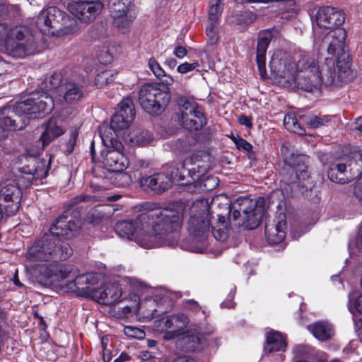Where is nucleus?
Segmentation results:
<instances>
[{
  "instance_id": "nucleus-1",
  "label": "nucleus",
  "mask_w": 362,
  "mask_h": 362,
  "mask_svg": "<svg viewBox=\"0 0 362 362\" xmlns=\"http://www.w3.org/2000/svg\"><path fill=\"white\" fill-rule=\"evenodd\" d=\"M182 220L181 213L176 209H153L140 214L134 219L117 223L115 229L121 238L149 249L174 245Z\"/></svg>"
},
{
  "instance_id": "nucleus-2",
  "label": "nucleus",
  "mask_w": 362,
  "mask_h": 362,
  "mask_svg": "<svg viewBox=\"0 0 362 362\" xmlns=\"http://www.w3.org/2000/svg\"><path fill=\"white\" fill-rule=\"evenodd\" d=\"M336 59L327 57L323 63L318 62L313 53L302 52L291 57L281 50L276 51L272 57L269 66L271 71L288 83L294 82L305 91L313 92L322 85H332L336 78Z\"/></svg>"
},
{
  "instance_id": "nucleus-3",
  "label": "nucleus",
  "mask_w": 362,
  "mask_h": 362,
  "mask_svg": "<svg viewBox=\"0 0 362 362\" xmlns=\"http://www.w3.org/2000/svg\"><path fill=\"white\" fill-rule=\"evenodd\" d=\"M35 271L42 281L90 298L98 282L96 274L77 275L78 270L71 264H42L37 266Z\"/></svg>"
},
{
  "instance_id": "nucleus-4",
  "label": "nucleus",
  "mask_w": 362,
  "mask_h": 362,
  "mask_svg": "<svg viewBox=\"0 0 362 362\" xmlns=\"http://www.w3.org/2000/svg\"><path fill=\"white\" fill-rule=\"evenodd\" d=\"M202 175L203 170H197L195 167L187 168L183 163L177 165L169 164L164 166L160 173L141 177L140 184L144 189H151L157 193L165 191L172 183L186 186L188 191L193 192Z\"/></svg>"
},
{
  "instance_id": "nucleus-5",
  "label": "nucleus",
  "mask_w": 362,
  "mask_h": 362,
  "mask_svg": "<svg viewBox=\"0 0 362 362\" xmlns=\"http://www.w3.org/2000/svg\"><path fill=\"white\" fill-rule=\"evenodd\" d=\"M53 107L52 98L44 92L37 98H29L0 108V121L4 122L8 119L11 122L8 127L12 131L21 129L26 126L28 118L43 117L50 112Z\"/></svg>"
},
{
  "instance_id": "nucleus-6",
  "label": "nucleus",
  "mask_w": 362,
  "mask_h": 362,
  "mask_svg": "<svg viewBox=\"0 0 362 362\" xmlns=\"http://www.w3.org/2000/svg\"><path fill=\"white\" fill-rule=\"evenodd\" d=\"M71 255L72 248L68 243L45 235L30 247L26 258L30 262H57L68 259Z\"/></svg>"
},
{
  "instance_id": "nucleus-7",
  "label": "nucleus",
  "mask_w": 362,
  "mask_h": 362,
  "mask_svg": "<svg viewBox=\"0 0 362 362\" xmlns=\"http://www.w3.org/2000/svg\"><path fill=\"white\" fill-rule=\"evenodd\" d=\"M211 214L207 201L202 199L194 202L190 209L187 230L194 244L197 252L202 253L206 247V240L211 226Z\"/></svg>"
},
{
  "instance_id": "nucleus-8",
  "label": "nucleus",
  "mask_w": 362,
  "mask_h": 362,
  "mask_svg": "<svg viewBox=\"0 0 362 362\" xmlns=\"http://www.w3.org/2000/svg\"><path fill=\"white\" fill-rule=\"evenodd\" d=\"M281 153L284 156V163L291 170L294 178L287 179L284 177L285 182L296 185L302 194L310 191L315 186V181L307 170L304 165V156L291 152L286 146H283Z\"/></svg>"
},
{
  "instance_id": "nucleus-9",
  "label": "nucleus",
  "mask_w": 362,
  "mask_h": 362,
  "mask_svg": "<svg viewBox=\"0 0 362 362\" xmlns=\"http://www.w3.org/2000/svg\"><path fill=\"white\" fill-rule=\"evenodd\" d=\"M108 134L110 129L106 128L100 137L105 147L100 153V161L107 170H124L128 166V160L123 153V144Z\"/></svg>"
},
{
  "instance_id": "nucleus-10",
  "label": "nucleus",
  "mask_w": 362,
  "mask_h": 362,
  "mask_svg": "<svg viewBox=\"0 0 362 362\" xmlns=\"http://www.w3.org/2000/svg\"><path fill=\"white\" fill-rule=\"evenodd\" d=\"M170 100L169 91L161 90L156 84L146 83L139 90L140 105L146 112L152 115L161 114Z\"/></svg>"
},
{
  "instance_id": "nucleus-11",
  "label": "nucleus",
  "mask_w": 362,
  "mask_h": 362,
  "mask_svg": "<svg viewBox=\"0 0 362 362\" xmlns=\"http://www.w3.org/2000/svg\"><path fill=\"white\" fill-rule=\"evenodd\" d=\"M346 32L344 28H337L328 33L322 40L320 48L332 55H337V66L339 71L345 73L350 68L349 55L344 52V41Z\"/></svg>"
},
{
  "instance_id": "nucleus-12",
  "label": "nucleus",
  "mask_w": 362,
  "mask_h": 362,
  "mask_svg": "<svg viewBox=\"0 0 362 362\" xmlns=\"http://www.w3.org/2000/svg\"><path fill=\"white\" fill-rule=\"evenodd\" d=\"M5 47L7 52L14 57L22 58L34 53L35 43L33 35L23 27L15 28L11 30Z\"/></svg>"
},
{
  "instance_id": "nucleus-13",
  "label": "nucleus",
  "mask_w": 362,
  "mask_h": 362,
  "mask_svg": "<svg viewBox=\"0 0 362 362\" xmlns=\"http://www.w3.org/2000/svg\"><path fill=\"white\" fill-rule=\"evenodd\" d=\"M93 175L90 186L95 190H106L111 185L124 187L132 182L130 175L124 170H107L102 167H95L93 170Z\"/></svg>"
},
{
  "instance_id": "nucleus-14",
  "label": "nucleus",
  "mask_w": 362,
  "mask_h": 362,
  "mask_svg": "<svg viewBox=\"0 0 362 362\" xmlns=\"http://www.w3.org/2000/svg\"><path fill=\"white\" fill-rule=\"evenodd\" d=\"M213 332L211 326L207 325L204 328L199 325L192 324L189 329L184 331V334L178 337L176 345L185 351L202 350L207 344L206 336L211 334Z\"/></svg>"
},
{
  "instance_id": "nucleus-15",
  "label": "nucleus",
  "mask_w": 362,
  "mask_h": 362,
  "mask_svg": "<svg viewBox=\"0 0 362 362\" xmlns=\"http://www.w3.org/2000/svg\"><path fill=\"white\" fill-rule=\"evenodd\" d=\"M135 111L134 103L129 98H124L119 104L118 111L112 116L110 126L103 124L100 127V136H103V133L106 128L110 129V135L113 138H117V132L129 127L134 120Z\"/></svg>"
},
{
  "instance_id": "nucleus-16",
  "label": "nucleus",
  "mask_w": 362,
  "mask_h": 362,
  "mask_svg": "<svg viewBox=\"0 0 362 362\" xmlns=\"http://www.w3.org/2000/svg\"><path fill=\"white\" fill-rule=\"evenodd\" d=\"M181 125L190 131H198L206 124L202 107L195 102L182 98L179 103Z\"/></svg>"
},
{
  "instance_id": "nucleus-17",
  "label": "nucleus",
  "mask_w": 362,
  "mask_h": 362,
  "mask_svg": "<svg viewBox=\"0 0 362 362\" xmlns=\"http://www.w3.org/2000/svg\"><path fill=\"white\" fill-rule=\"evenodd\" d=\"M189 320L183 313H178L163 317L153 322L154 329L164 333L165 340H171L180 337L182 334Z\"/></svg>"
},
{
  "instance_id": "nucleus-18",
  "label": "nucleus",
  "mask_w": 362,
  "mask_h": 362,
  "mask_svg": "<svg viewBox=\"0 0 362 362\" xmlns=\"http://www.w3.org/2000/svg\"><path fill=\"white\" fill-rule=\"evenodd\" d=\"M69 12L81 22L90 23L101 13L103 4L100 1H72L67 6Z\"/></svg>"
},
{
  "instance_id": "nucleus-19",
  "label": "nucleus",
  "mask_w": 362,
  "mask_h": 362,
  "mask_svg": "<svg viewBox=\"0 0 362 362\" xmlns=\"http://www.w3.org/2000/svg\"><path fill=\"white\" fill-rule=\"evenodd\" d=\"M132 0H116L110 6V12L113 24L119 28L130 26L136 18L132 9Z\"/></svg>"
},
{
  "instance_id": "nucleus-20",
  "label": "nucleus",
  "mask_w": 362,
  "mask_h": 362,
  "mask_svg": "<svg viewBox=\"0 0 362 362\" xmlns=\"http://www.w3.org/2000/svg\"><path fill=\"white\" fill-rule=\"evenodd\" d=\"M79 228L80 221L65 211L52 225L49 230L53 235L70 239L76 235Z\"/></svg>"
},
{
  "instance_id": "nucleus-21",
  "label": "nucleus",
  "mask_w": 362,
  "mask_h": 362,
  "mask_svg": "<svg viewBox=\"0 0 362 362\" xmlns=\"http://www.w3.org/2000/svg\"><path fill=\"white\" fill-rule=\"evenodd\" d=\"M317 25L325 29H334L341 25L345 21L344 13L332 6H323L315 14Z\"/></svg>"
},
{
  "instance_id": "nucleus-22",
  "label": "nucleus",
  "mask_w": 362,
  "mask_h": 362,
  "mask_svg": "<svg viewBox=\"0 0 362 362\" xmlns=\"http://www.w3.org/2000/svg\"><path fill=\"white\" fill-rule=\"evenodd\" d=\"M64 101L69 105H75L82 100L84 96L83 82L76 75L64 79L62 84Z\"/></svg>"
},
{
  "instance_id": "nucleus-23",
  "label": "nucleus",
  "mask_w": 362,
  "mask_h": 362,
  "mask_svg": "<svg viewBox=\"0 0 362 362\" xmlns=\"http://www.w3.org/2000/svg\"><path fill=\"white\" fill-rule=\"evenodd\" d=\"M21 191L18 186L8 183L0 189V202L4 204V208L8 216L13 215L20 207Z\"/></svg>"
},
{
  "instance_id": "nucleus-24",
  "label": "nucleus",
  "mask_w": 362,
  "mask_h": 362,
  "mask_svg": "<svg viewBox=\"0 0 362 362\" xmlns=\"http://www.w3.org/2000/svg\"><path fill=\"white\" fill-rule=\"evenodd\" d=\"M238 203L243 205V221H239L237 225L245 226L246 228L252 230L256 228L260 223L262 214L257 211L252 199L247 197L238 198Z\"/></svg>"
},
{
  "instance_id": "nucleus-25",
  "label": "nucleus",
  "mask_w": 362,
  "mask_h": 362,
  "mask_svg": "<svg viewBox=\"0 0 362 362\" xmlns=\"http://www.w3.org/2000/svg\"><path fill=\"white\" fill-rule=\"evenodd\" d=\"M122 294V288L118 283H108L96 288L92 299L105 305H112L118 302Z\"/></svg>"
},
{
  "instance_id": "nucleus-26",
  "label": "nucleus",
  "mask_w": 362,
  "mask_h": 362,
  "mask_svg": "<svg viewBox=\"0 0 362 362\" xmlns=\"http://www.w3.org/2000/svg\"><path fill=\"white\" fill-rule=\"evenodd\" d=\"M286 234V217L284 213H280L272 223L265 226V235L267 241L272 244L282 242Z\"/></svg>"
},
{
  "instance_id": "nucleus-27",
  "label": "nucleus",
  "mask_w": 362,
  "mask_h": 362,
  "mask_svg": "<svg viewBox=\"0 0 362 362\" xmlns=\"http://www.w3.org/2000/svg\"><path fill=\"white\" fill-rule=\"evenodd\" d=\"M272 37V35L269 31H262L259 33L258 36L256 58L262 76H263V74L265 73L266 52Z\"/></svg>"
},
{
  "instance_id": "nucleus-28",
  "label": "nucleus",
  "mask_w": 362,
  "mask_h": 362,
  "mask_svg": "<svg viewBox=\"0 0 362 362\" xmlns=\"http://www.w3.org/2000/svg\"><path fill=\"white\" fill-rule=\"evenodd\" d=\"M329 179L336 183L344 184L349 182L346 163L344 158L332 163L327 171Z\"/></svg>"
},
{
  "instance_id": "nucleus-29",
  "label": "nucleus",
  "mask_w": 362,
  "mask_h": 362,
  "mask_svg": "<svg viewBox=\"0 0 362 362\" xmlns=\"http://www.w3.org/2000/svg\"><path fill=\"white\" fill-rule=\"evenodd\" d=\"M285 337L277 331L269 332L266 335V343L264 346L266 353L284 351L286 348Z\"/></svg>"
},
{
  "instance_id": "nucleus-30",
  "label": "nucleus",
  "mask_w": 362,
  "mask_h": 362,
  "mask_svg": "<svg viewBox=\"0 0 362 362\" xmlns=\"http://www.w3.org/2000/svg\"><path fill=\"white\" fill-rule=\"evenodd\" d=\"M309 330L318 340L324 341L331 339L334 331L332 325L327 321H319L308 326Z\"/></svg>"
},
{
  "instance_id": "nucleus-31",
  "label": "nucleus",
  "mask_w": 362,
  "mask_h": 362,
  "mask_svg": "<svg viewBox=\"0 0 362 362\" xmlns=\"http://www.w3.org/2000/svg\"><path fill=\"white\" fill-rule=\"evenodd\" d=\"M63 133V129L57 125L55 119H49L45 124V131L40 137L42 148L48 145L52 139L62 135Z\"/></svg>"
},
{
  "instance_id": "nucleus-32",
  "label": "nucleus",
  "mask_w": 362,
  "mask_h": 362,
  "mask_svg": "<svg viewBox=\"0 0 362 362\" xmlns=\"http://www.w3.org/2000/svg\"><path fill=\"white\" fill-rule=\"evenodd\" d=\"M27 167L35 178L42 179L48 175V171L50 168V159L47 161L44 159L32 158L30 163Z\"/></svg>"
},
{
  "instance_id": "nucleus-33",
  "label": "nucleus",
  "mask_w": 362,
  "mask_h": 362,
  "mask_svg": "<svg viewBox=\"0 0 362 362\" xmlns=\"http://www.w3.org/2000/svg\"><path fill=\"white\" fill-rule=\"evenodd\" d=\"M132 291L133 293L132 298H134V305H126L122 308V317H127L130 314L133 309L138 308V301L139 300V295L143 291L144 286L142 284L137 281H131L129 282Z\"/></svg>"
},
{
  "instance_id": "nucleus-34",
  "label": "nucleus",
  "mask_w": 362,
  "mask_h": 362,
  "mask_svg": "<svg viewBox=\"0 0 362 362\" xmlns=\"http://www.w3.org/2000/svg\"><path fill=\"white\" fill-rule=\"evenodd\" d=\"M344 163H346V168H349L347 170L349 182L358 177L361 178L362 164L358 160H356L352 156L351 157L344 158Z\"/></svg>"
},
{
  "instance_id": "nucleus-35",
  "label": "nucleus",
  "mask_w": 362,
  "mask_h": 362,
  "mask_svg": "<svg viewBox=\"0 0 362 362\" xmlns=\"http://www.w3.org/2000/svg\"><path fill=\"white\" fill-rule=\"evenodd\" d=\"M62 81V73L60 71H54L46 75L42 83L41 88L46 91L52 90L59 86Z\"/></svg>"
},
{
  "instance_id": "nucleus-36",
  "label": "nucleus",
  "mask_w": 362,
  "mask_h": 362,
  "mask_svg": "<svg viewBox=\"0 0 362 362\" xmlns=\"http://www.w3.org/2000/svg\"><path fill=\"white\" fill-rule=\"evenodd\" d=\"M49 19L52 28H57L60 24L69 18L66 14L55 6H49L47 8Z\"/></svg>"
},
{
  "instance_id": "nucleus-37",
  "label": "nucleus",
  "mask_w": 362,
  "mask_h": 362,
  "mask_svg": "<svg viewBox=\"0 0 362 362\" xmlns=\"http://www.w3.org/2000/svg\"><path fill=\"white\" fill-rule=\"evenodd\" d=\"M284 125L289 132H293L299 134H303L305 132V129L298 122L296 117L291 114H288L285 116Z\"/></svg>"
},
{
  "instance_id": "nucleus-38",
  "label": "nucleus",
  "mask_w": 362,
  "mask_h": 362,
  "mask_svg": "<svg viewBox=\"0 0 362 362\" xmlns=\"http://www.w3.org/2000/svg\"><path fill=\"white\" fill-rule=\"evenodd\" d=\"M36 25L42 33H49L52 25L47 8L42 10L37 16Z\"/></svg>"
},
{
  "instance_id": "nucleus-39",
  "label": "nucleus",
  "mask_w": 362,
  "mask_h": 362,
  "mask_svg": "<svg viewBox=\"0 0 362 362\" xmlns=\"http://www.w3.org/2000/svg\"><path fill=\"white\" fill-rule=\"evenodd\" d=\"M222 0H211L209 8V20L210 22L218 23L222 13Z\"/></svg>"
},
{
  "instance_id": "nucleus-40",
  "label": "nucleus",
  "mask_w": 362,
  "mask_h": 362,
  "mask_svg": "<svg viewBox=\"0 0 362 362\" xmlns=\"http://www.w3.org/2000/svg\"><path fill=\"white\" fill-rule=\"evenodd\" d=\"M22 175H21L17 178V184L16 185L22 187H28L31 185L34 178L35 177L31 173L30 170H28V168L27 166L23 167L21 170Z\"/></svg>"
},
{
  "instance_id": "nucleus-41",
  "label": "nucleus",
  "mask_w": 362,
  "mask_h": 362,
  "mask_svg": "<svg viewBox=\"0 0 362 362\" xmlns=\"http://www.w3.org/2000/svg\"><path fill=\"white\" fill-rule=\"evenodd\" d=\"M115 74L111 71H104L97 74L95 78V85L101 88L115 80Z\"/></svg>"
},
{
  "instance_id": "nucleus-42",
  "label": "nucleus",
  "mask_w": 362,
  "mask_h": 362,
  "mask_svg": "<svg viewBox=\"0 0 362 362\" xmlns=\"http://www.w3.org/2000/svg\"><path fill=\"white\" fill-rule=\"evenodd\" d=\"M330 121L328 115H312L307 118L305 122L309 127L316 129L320 127Z\"/></svg>"
},
{
  "instance_id": "nucleus-43",
  "label": "nucleus",
  "mask_w": 362,
  "mask_h": 362,
  "mask_svg": "<svg viewBox=\"0 0 362 362\" xmlns=\"http://www.w3.org/2000/svg\"><path fill=\"white\" fill-rule=\"evenodd\" d=\"M206 35L208 37V43L215 45L219 39L218 23L210 22L206 28Z\"/></svg>"
},
{
  "instance_id": "nucleus-44",
  "label": "nucleus",
  "mask_w": 362,
  "mask_h": 362,
  "mask_svg": "<svg viewBox=\"0 0 362 362\" xmlns=\"http://www.w3.org/2000/svg\"><path fill=\"white\" fill-rule=\"evenodd\" d=\"M151 136L148 131L140 130L131 138V142L134 145L146 146L150 142Z\"/></svg>"
},
{
  "instance_id": "nucleus-45",
  "label": "nucleus",
  "mask_w": 362,
  "mask_h": 362,
  "mask_svg": "<svg viewBox=\"0 0 362 362\" xmlns=\"http://www.w3.org/2000/svg\"><path fill=\"white\" fill-rule=\"evenodd\" d=\"M196 144V140L192 136H186L180 139L176 144L177 148L181 152H188Z\"/></svg>"
},
{
  "instance_id": "nucleus-46",
  "label": "nucleus",
  "mask_w": 362,
  "mask_h": 362,
  "mask_svg": "<svg viewBox=\"0 0 362 362\" xmlns=\"http://www.w3.org/2000/svg\"><path fill=\"white\" fill-rule=\"evenodd\" d=\"M256 18L255 15L250 11H244L236 16L237 23L241 25H249Z\"/></svg>"
},
{
  "instance_id": "nucleus-47",
  "label": "nucleus",
  "mask_w": 362,
  "mask_h": 362,
  "mask_svg": "<svg viewBox=\"0 0 362 362\" xmlns=\"http://www.w3.org/2000/svg\"><path fill=\"white\" fill-rule=\"evenodd\" d=\"M218 221L221 223L222 228H216V227L212 226V233L214 237L218 240H223L226 238V233L224 230L225 228V217L221 216L219 217Z\"/></svg>"
},
{
  "instance_id": "nucleus-48",
  "label": "nucleus",
  "mask_w": 362,
  "mask_h": 362,
  "mask_svg": "<svg viewBox=\"0 0 362 362\" xmlns=\"http://www.w3.org/2000/svg\"><path fill=\"white\" fill-rule=\"evenodd\" d=\"M148 66L157 78H160L162 76H164V70L154 58L151 57L149 59Z\"/></svg>"
},
{
  "instance_id": "nucleus-49",
  "label": "nucleus",
  "mask_w": 362,
  "mask_h": 362,
  "mask_svg": "<svg viewBox=\"0 0 362 362\" xmlns=\"http://www.w3.org/2000/svg\"><path fill=\"white\" fill-rule=\"evenodd\" d=\"M78 135V132L76 129H72L70 132V138L66 142V152L68 153H71L74 148V146L76 143V139Z\"/></svg>"
},
{
  "instance_id": "nucleus-50",
  "label": "nucleus",
  "mask_w": 362,
  "mask_h": 362,
  "mask_svg": "<svg viewBox=\"0 0 362 362\" xmlns=\"http://www.w3.org/2000/svg\"><path fill=\"white\" fill-rule=\"evenodd\" d=\"M241 208H244L243 205H240L238 203V199L235 201V202L233 205V211L232 212V215L230 216L234 221H238L240 219V221H243V211L240 209Z\"/></svg>"
},
{
  "instance_id": "nucleus-51",
  "label": "nucleus",
  "mask_w": 362,
  "mask_h": 362,
  "mask_svg": "<svg viewBox=\"0 0 362 362\" xmlns=\"http://www.w3.org/2000/svg\"><path fill=\"white\" fill-rule=\"evenodd\" d=\"M199 66V64L197 62H193V63H188L185 62L177 66V71L180 74H186L187 72H189L197 67Z\"/></svg>"
},
{
  "instance_id": "nucleus-52",
  "label": "nucleus",
  "mask_w": 362,
  "mask_h": 362,
  "mask_svg": "<svg viewBox=\"0 0 362 362\" xmlns=\"http://www.w3.org/2000/svg\"><path fill=\"white\" fill-rule=\"evenodd\" d=\"M293 353L298 358H305L308 354V348L305 346L298 345L294 347Z\"/></svg>"
},
{
  "instance_id": "nucleus-53",
  "label": "nucleus",
  "mask_w": 362,
  "mask_h": 362,
  "mask_svg": "<svg viewBox=\"0 0 362 362\" xmlns=\"http://www.w3.org/2000/svg\"><path fill=\"white\" fill-rule=\"evenodd\" d=\"M236 146L238 149H242L245 151L250 152L252 149V146L245 139L240 138L235 141Z\"/></svg>"
},
{
  "instance_id": "nucleus-54",
  "label": "nucleus",
  "mask_w": 362,
  "mask_h": 362,
  "mask_svg": "<svg viewBox=\"0 0 362 362\" xmlns=\"http://www.w3.org/2000/svg\"><path fill=\"white\" fill-rule=\"evenodd\" d=\"M185 307L191 310L197 312L201 310L202 308L199 303L194 300H189L185 302Z\"/></svg>"
},
{
  "instance_id": "nucleus-55",
  "label": "nucleus",
  "mask_w": 362,
  "mask_h": 362,
  "mask_svg": "<svg viewBox=\"0 0 362 362\" xmlns=\"http://www.w3.org/2000/svg\"><path fill=\"white\" fill-rule=\"evenodd\" d=\"M251 117H247L245 115H241L238 117V122L241 125H244L247 128H251L252 127V123L251 122Z\"/></svg>"
},
{
  "instance_id": "nucleus-56",
  "label": "nucleus",
  "mask_w": 362,
  "mask_h": 362,
  "mask_svg": "<svg viewBox=\"0 0 362 362\" xmlns=\"http://www.w3.org/2000/svg\"><path fill=\"white\" fill-rule=\"evenodd\" d=\"M187 54V51L186 48L180 45L177 46L173 51V54L180 59L183 58Z\"/></svg>"
},
{
  "instance_id": "nucleus-57",
  "label": "nucleus",
  "mask_w": 362,
  "mask_h": 362,
  "mask_svg": "<svg viewBox=\"0 0 362 362\" xmlns=\"http://www.w3.org/2000/svg\"><path fill=\"white\" fill-rule=\"evenodd\" d=\"M124 333L128 335L129 337H136V334L137 333H139L141 334H144V332L141 331V329H136V328H134V327H126L124 328Z\"/></svg>"
},
{
  "instance_id": "nucleus-58",
  "label": "nucleus",
  "mask_w": 362,
  "mask_h": 362,
  "mask_svg": "<svg viewBox=\"0 0 362 362\" xmlns=\"http://www.w3.org/2000/svg\"><path fill=\"white\" fill-rule=\"evenodd\" d=\"M356 246L359 249H362V225L361 226L356 236Z\"/></svg>"
},
{
  "instance_id": "nucleus-59",
  "label": "nucleus",
  "mask_w": 362,
  "mask_h": 362,
  "mask_svg": "<svg viewBox=\"0 0 362 362\" xmlns=\"http://www.w3.org/2000/svg\"><path fill=\"white\" fill-rule=\"evenodd\" d=\"M173 362H196L194 358L182 356H178L177 357Z\"/></svg>"
},
{
  "instance_id": "nucleus-60",
  "label": "nucleus",
  "mask_w": 362,
  "mask_h": 362,
  "mask_svg": "<svg viewBox=\"0 0 362 362\" xmlns=\"http://www.w3.org/2000/svg\"><path fill=\"white\" fill-rule=\"evenodd\" d=\"M153 356L151 352L148 351H142L139 354V358L143 361H147L152 358Z\"/></svg>"
},
{
  "instance_id": "nucleus-61",
  "label": "nucleus",
  "mask_w": 362,
  "mask_h": 362,
  "mask_svg": "<svg viewBox=\"0 0 362 362\" xmlns=\"http://www.w3.org/2000/svg\"><path fill=\"white\" fill-rule=\"evenodd\" d=\"M206 182H211V185L210 186V187H206L207 190H209L210 189H212L218 185L216 177H207L206 179Z\"/></svg>"
},
{
  "instance_id": "nucleus-62",
  "label": "nucleus",
  "mask_w": 362,
  "mask_h": 362,
  "mask_svg": "<svg viewBox=\"0 0 362 362\" xmlns=\"http://www.w3.org/2000/svg\"><path fill=\"white\" fill-rule=\"evenodd\" d=\"M162 77H164V79L163 80V83L166 86H170L174 82L173 77L170 76H167L164 74V76H162Z\"/></svg>"
},
{
  "instance_id": "nucleus-63",
  "label": "nucleus",
  "mask_w": 362,
  "mask_h": 362,
  "mask_svg": "<svg viewBox=\"0 0 362 362\" xmlns=\"http://www.w3.org/2000/svg\"><path fill=\"white\" fill-rule=\"evenodd\" d=\"M355 129L362 133V116H360L355 119Z\"/></svg>"
},
{
  "instance_id": "nucleus-64",
  "label": "nucleus",
  "mask_w": 362,
  "mask_h": 362,
  "mask_svg": "<svg viewBox=\"0 0 362 362\" xmlns=\"http://www.w3.org/2000/svg\"><path fill=\"white\" fill-rule=\"evenodd\" d=\"M351 156L356 160H358L361 164H362V149L361 151L354 152Z\"/></svg>"
}]
</instances>
